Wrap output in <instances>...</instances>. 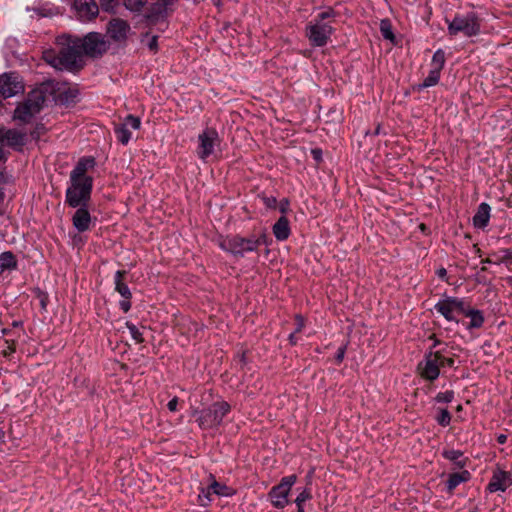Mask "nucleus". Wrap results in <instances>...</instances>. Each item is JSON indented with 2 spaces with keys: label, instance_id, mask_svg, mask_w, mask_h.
<instances>
[{
  "label": "nucleus",
  "instance_id": "1",
  "mask_svg": "<svg viewBox=\"0 0 512 512\" xmlns=\"http://www.w3.org/2000/svg\"><path fill=\"white\" fill-rule=\"evenodd\" d=\"M336 14L332 7H328L307 24L305 35L313 47H323L328 43L334 28L325 20L334 18Z\"/></svg>",
  "mask_w": 512,
  "mask_h": 512
},
{
  "label": "nucleus",
  "instance_id": "2",
  "mask_svg": "<svg viewBox=\"0 0 512 512\" xmlns=\"http://www.w3.org/2000/svg\"><path fill=\"white\" fill-rule=\"evenodd\" d=\"M230 411L231 405L228 402L217 401L207 408L193 410L191 416L196 418V422L201 429L208 430L219 427Z\"/></svg>",
  "mask_w": 512,
  "mask_h": 512
},
{
  "label": "nucleus",
  "instance_id": "3",
  "mask_svg": "<svg viewBox=\"0 0 512 512\" xmlns=\"http://www.w3.org/2000/svg\"><path fill=\"white\" fill-rule=\"evenodd\" d=\"M46 91L42 88L31 90L27 98L16 106L13 119L24 124L30 123L31 119L43 109L46 101Z\"/></svg>",
  "mask_w": 512,
  "mask_h": 512
},
{
  "label": "nucleus",
  "instance_id": "4",
  "mask_svg": "<svg viewBox=\"0 0 512 512\" xmlns=\"http://www.w3.org/2000/svg\"><path fill=\"white\" fill-rule=\"evenodd\" d=\"M93 178L83 180L70 177V185L65 193V203L71 207L88 206L93 190Z\"/></svg>",
  "mask_w": 512,
  "mask_h": 512
},
{
  "label": "nucleus",
  "instance_id": "5",
  "mask_svg": "<svg viewBox=\"0 0 512 512\" xmlns=\"http://www.w3.org/2000/svg\"><path fill=\"white\" fill-rule=\"evenodd\" d=\"M446 22L451 36L462 33L466 37H473L481 31V20L475 12H468L465 15L456 14L451 21L446 18Z\"/></svg>",
  "mask_w": 512,
  "mask_h": 512
},
{
  "label": "nucleus",
  "instance_id": "6",
  "mask_svg": "<svg viewBox=\"0 0 512 512\" xmlns=\"http://www.w3.org/2000/svg\"><path fill=\"white\" fill-rule=\"evenodd\" d=\"M67 39L69 40L67 45L59 50L57 56H54L51 60L48 58V55H46L45 61L55 68L62 66L69 71H78L83 67L82 64H78L77 62V58L82 56L81 51L75 40L72 41L70 37H67Z\"/></svg>",
  "mask_w": 512,
  "mask_h": 512
},
{
  "label": "nucleus",
  "instance_id": "7",
  "mask_svg": "<svg viewBox=\"0 0 512 512\" xmlns=\"http://www.w3.org/2000/svg\"><path fill=\"white\" fill-rule=\"evenodd\" d=\"M218 245L223 251L230 253L235 258H243L245 253L256 252L252 234L248 237L239 234L220 236Z\"/></svg>",
  "mask_w": 512,
  "mask_h": 512
},
{
  "label": "nucleus",
  "instance_id": "8",
  "mask_svg": "<svg viewBox=\"0 0 512 512\" xmlns=\"http://www.w3.org/2000/svg\"><path fill=\"white\" fill-rule=\"evenodd\" d=\"M82 55L93 59L101 58L109 49V43L98 32H90L83 39H75Z\"/></svg>",
  "mask_w": 512,
  "mask_h": 512
},
{
  "label": "nucleus",
  "instance_id": "9",
  "mask_svg": "<svg viewBox=\"0 0 512 512\" xmlns=\"http://www.w3.org/2000/svg\"><path fill=\"white\" fill-rule=\"evenodd\" d=\"M297 476L295 474L283 477L279 484L273 486L268 493L272 505L275 508L282 509L288 504V495L292 486L296 483Z\"/></svg>",
  "mask_w": 512,
  "mask_h": 512
},
{
  "label": "nucleus",
  "instance_id": "10",
  "mask_svg": "<svg viewBox=\"0 0 512 512\" xmlns=\"http://www.w3.org/2000/svg\"><path fill=\"white\" fill-rule=\"evenodd\" d=\"M465 303L466 301L463 298L448 296L438 301L434 308L447 321L458 324L459 320L455 317V313L462 315Z\"/></svg>",
  "mask_w": 512,
  "mask_h": 512
},
{
  "label": "nucleus",
  "instance_id": "11",
  "mask_svg": "<svg viewBox=\"0 0 512 512\" xmlns=\"http://www.w3.org/2000/svg\"><path fill=\"white\" fill-rule=\"evenodd\" d=\"M176 0H149L150 5L144 15L148 26H155L160 21L166 20L168 17V8L175 3Z\"/></svg>",
  "mask_w": 512,
  "mask_h": 512
},
{
  "label": "nucleus",
  "instance_id": "12",
  "mask_svg": "<svg viewBox=\"0 0 512 512\" xmlns=\"http://www.w3.org/2000/svg\"><path fill=\"white\" fill-rule=\"evenodd\" d=\"M198 141L199 145L197 154L202 160H206L211 156L214 152L215 145L220 143L218 132L215 128L210 127H207L201 134H199Z\"/></svg>",
  "mask_w": 512,
  "mask_h": 512
},
{
  "label": "nucleus",
  "instance_id": "13",
  "mask_svg": "<svg viewBox=\"0 0 512 512\" xmlns=\"http://www.w3.org/2000/svg\"><path fill=\"white\" fill-rule=\"evenodd\" d=\"M22 92H24V84L17 73L9 72L0 75V95L3 98H10Z\"/></svg>",
  "mask_w": 512,
  "mask_h": 512
},
{
  "label": "nucleus",
  "instance_id": "14",
  "mask_svg": "<svg viewBox=\"0 0 512 512\" xmlns=\"http://www.w3.org/2000/svg\"><path fill=\"white\" fill-rule=\"evenodd\" d=\"M127 275L128 271L126 270H117L114 275L115 291L118 292L123 298L119 302V307L124 313L129 312L132 306V293L126 283Z\"/></svg>",
  "mask_w": 512,
  "mask_h": 512
},
{
  "label": "nucleus",
  "instance_id": "15",
  "mask_svg": "<svg viewBox=\"0 0 512 512\" xmlns=\"http://www.w3.org/2000/svg\"><path fill=\"white\" fill-rule=\"evenodd\" d=\"M72 9L81 21H91L99 14V6L95 0H73Z\"/></svg>",
  "mask_w": 512,
  "mask_h": 512
},
{
  "label": "nucleus",
  "instance_id": "16",
  "mask_svg": "<svg viewBox=\"0 0 512 512\" xmlns=\"http://www.w3.org/2000/svg\"><path fill=\"white\" fill-rule=\"evenodd\" d=\"M418 370L423 379L428 381L436 380L440 375V368L437 360H435L432 351H428L424 355V360L418 364Z\"/></svg>",
  "mask_w": 512,
  "mask_h": 512
},
{
  "label": "nucleus",
  "instance_id": "17",
  "mask_svg": "<svg viewBox=\"0 0 512 512\" xmlns=\"http://www.w3.org/2000/svg\"><path fill=\"white\" fill-rule=\"evenodd\" d=\"M129 30V24L120 18L112 19L107 24V33L109 37L115 42H125L127 40V34Z\"/></svg>",
  "mask_w": 512,
  "mask_h": 512
},
{
  "label": "nucleus",
  "instance_id": "18",
  "mask_svg": "<svg viewBox=\"0 0 512 512\" xmlns=\"http://www.w3.org/2000/svg\"><path fill=\"white\" fill-rule=\"evenodd\" d=\"M2 142L7 141V145L17 152H23V147L27 143L26 133L16 129H5L1 127Z\"/></svg>",
  "mask_w": 512,
  "mask_h": 512
},
{
  "label": "nucleus",
  "instance_id": "19",
  "mask_svg": "<svg viewBox=\"0 0 512 512\" xmlns=\"http://www.w3.org/2000/svg\"><path fill=\"white\" fill-rule=\"evenodd\" d=\"M512 485V474L504 470H497L493 473V476L487 485V490L490 493L497 491H506V489Z\"/></svg>",
  "mask_w": 512,
  "mask_h": 512
},
{
  "label": "nucleus",
  "instance_id": "20",
  "mask_svg": "<svg viewBox=\"0 0 512 512\" xmlns=\"http://www.w3.org/2000/svg\"><path fill=\"white\" fill-rule=\"evenodd\" d=\"M77 210L72 216L73 227L79 232L83 233L90 229L92 217L89 212L88 206H78Z\"/></svg>",
  "mask_w": 512,
  "mask_h": 512
},
{
  "label": "nucleus",
  "instance_id": "21",
  "mask_svg": "<svg viewBox=\"0 0 512 512\" xmlns=\"http://www.w3.org/2000/svg\"><path fill=\"white\" fill-rule=\"evenodd\" d=\"M96 160L93 156H83L76 163L73 170L70 172V177L83 180L84 178H93L87 175L88 170L94 169Z\"/></svg>",
  "mask_w": 512,
  "mask_h": 512
},
{
  "label": "nucleus",
  "instance_id": "22",
  "mask_svg": "<svg viewBox=\"0 0 512 512\" xmlns=\"http://www.w3.org/2000/svg\"><path fill=\"white\" fill-rule=\"evenodd\" d=\"M462 315L470 318L467 329H479L485 322L483 312L481 310L472 308L467 302L465 303Z\"/></svg>",
  "mask_w": 512,
  "mask_h": 512
},
{
  "label": "nucleus",
  "instance_id": "23",
  "mask_svg": "<svg viewBox=\"0 0 512 512\" xmlns=\"http://www.w3.org/2000/svg\"><path fill=\"white\" fill-rule=\"evenodd\" d=\"M272 232L278 241H285L291 235L289 219L286 216H280L272 226Z\"/></svg>",
  "mask_w": 512,
  "mask_h": 512
},
{
  "label": "nucleus",
  "instance_id": "24",
  "mask_svg": "<svg viewBox=\"0 0 512 512\" xmlns=\"http://www.w3.org/2000/svg\"><path fill=\"white\" fill-rule=\"evenodd\" d=\"M491 207L488 203L482 202L473 216V225L475 228L484 229L489 224Z\"/></svg>",
  "mask_w": 512,
  "mask_h": 512
},
{
  "label": "nucleus",
  "instance_id": "25",
  "mask_svg": "<svg viewBox=\"0 0 512 512\" xmlns=\"http://www.w3.org/2000/svg\"><path fill=\"white\" fill-rule=\"evenodd\" d=\"M471 479V473L468 470H462L461 472L451 473L446 481V491L449 495H453L456 487L461 484L468 482Z\"/></svg>",
  "mask_w": 512,
  "mask_h": 512
},
{
  "label": "nucleus",
  "instance_id": "26",
  "mask_svg": "<svg viewBox=\"0 0 512 512\" xmlns=\"http://www.w3.org/2000/svg\"><path fill=\"white\" fill-rule=\"evenodd\" d=\"M442 457L453 462L454 466L458 469H464L469 462L468 457H463V452L461 450H443Z\"/></svg>",
  "mask_w": 512,
  "mask_h": 512
},
{
  "label": "nucleus",
  "instance_id": "27",
  "mask_svg": "<svg viewBox=\"0 0 512 512\" xmlns=\"http://www.w3.org/2000/svg\"><path fill=\"white\" fill-rule=\"evenodd\" d=\"M441 71L437 68H431L429 71L428 76L423 80L422 83H418L413 86V90L417 92H421L422 90L435 86L440 81Z\"/></svg>",
  "mask_w": 512,
  "mask_h": 512
},
{
  "label": "nucleus",
  "instance_id": "28",
  "mask_svg": "<svg viewBox=\"0 0 512 512\" xmlns=\"http://www.w3.org/2000/svg\"><path fill=\"white\" fill-rule=\"evenodd\" d=\"M18 261L16 256L11 251H5L0 254V274L6 270L17 269Z\"/></svg>",
  "mask_w": 512,
  "mask_h": 512
},
{
  "label": "nucleus",
  "instance_id": "29",
  "mask_svg": "<svg viewBox=\"0 0 512 512\" xmlns=\"http://www.w3.org/2000/svg\"><path fill=\"white\" fill-rule=\"evenodd\" d=\"M210 478L213 480L209 486V489H211L212 493L225 497H232L236 494V490L234 488L227 486L224 483L217 482L212 474H210Z\"/></svg>",
  "mask_w": 512,
  "mask_h": 512
},
{
  "label": "nucleus",
  "instance_id": "30",
  "mask_svg": "<svg viewBox=\"0 0 512 512\" xmlns=\"http://www.w3.org/2000/svg\"><path fill=\"white\" fill-rule=\"evenodd\" d=\"M79 95V90L77 88H68L62 92H60L55 100L61 105L69 106L70 104L76 103V98Z\"/></svg>",
  "mask_w": 512,
  "mask_h": 512
},
{
  "label": "nucleus",
  "instance_id": "31",
  "mask_svg": "<svg viewBox=\"0 0 512 512\" xmlns=\"http://www.w3.org/2000/svg\"><path fill=\"white\" fill-rule=\"evenodd\" d=\"M114 133L117 137V140L122 144V145H127L131 139V132L129 131V129L127 127H125V125L119 123V124H114Z\"/></svg>",
  "mask_w": 512,
  "mask_h": 512
},
{
  "label": "nucleus",
  "instance_id": "32",
  "mask_svg": "<svg viewBox=\"0 0 512 512\" xmlns=\"http://www.w3.org/2000/svg\"><path fill=\"white\" fill-rule=\"evenodd\" d=\"M380 32L384 39L391 41L395 44V34L393 32L392 23L389 19H382L380 21Z\"/></svg>",
  "mask_w": 512,
  "mask_h": 512
},
{
  "label": "nucleus",
  "instance_id": "33",
  "mask_svg": "<svg viewBox=\"0 0 512 512\" xmlns=\"http://www.w3.org/2000/svg\"><path fill=\"white\" fill-rule=\"evenodd\" d=\"M253 235V240L255 241V250L256 253L259 251V247L261 245H265L266 247L270 246L273 242L272 238L269 236V234L266 232L265 229H262L257 235Z\"/></svg>",
  "mask_w": 512,
  "mask_h": 512
},
{
  "label": "nucleus",
  "instance_id": "34",
  "mask_svg": "<svg viewBox=\"0 0 512 512\" xmlns=\"http://www.w3.org/2000/svg\"><path fill=\"white\" fill-rule=\"evenodd\" d=\"M446 62V56L443 49H438L434 52L431 60V67L442 70Z\"/></svg>",
  "mask_w": 512,
  "mask_h": 512
},
{
  "label": "nucleus",
  "instance_id": "35",
  "mask_svg": "<svg viewBox=\"0 0 512 512\" xmlns=\"http://www.w3.org/2000/svg\"><path fill=\"white\" fill-rule=\"evenodd\" d=\"M32 292L34 296L39 300L41 310L46 311L49 303L48 293L39 287H34Z\"/></svg>",
  "mask_w": 512,
  "mask_h": 512
},
{
  "label": "nucleus",
  "instance_id": "36",
  "mask_svg": "<svg viewBox=\"0 0 512 512\" xmlns=\"http://www.w3.org/2000/svg\"><path fill=\"white\" fill-rule=\"evenodd\" d=\"M432 354L435 360H437L439 368L444 366L454 367L455 360L453 357H446L444 354H442V351H432Z\"/></svg>",
  "mask_w": 512,
  "mask_h": 512
},
{
  "label": "nucleus",
  "instance_id": "37",
  "mask_svg": "<svg viewBox=\"0 0 512 512\" xmlns=\"http://www.w3.org/2000/svg\"><path fill=\"white\" fill-rule=\"evenodd\" d=\"M435 419L440 426L447 427L451 423L452 415L447 408H439V414Z\"/></svg>",
  "mask_w": 512,
  "mask_h": 512
},
{
  "label": "nucleus",
  "instance_id": "38",
  "mask_svg": "<svg viewBox=\"0 0 512 512\" xmlns=\"http://www.w3.org/2000/svg\"><path fill=\"white\" fill-rule=\"evenodd\" d=\"M148 2L149 0H123L124 6L132 12L141 11Z\"/></svg>",
  "mask_w": 512,
  "mask_h": 512
},
{
  "label": "nucleus",
  "instance_id": "39",
  "mask_svg": "<svg viewBox=\"0 0 512 512\" xmlns=\"http://www.w3.org/2000/svg\"><path fill=\"white\" fill-rule=\"evenodd\" d=\"M126 327L129 329L131 336L136 341V343L141 344L145 341L143 334L139 331L135 324H133L130 321H127Z\"/></svg>",
  "mask_w": 512,
  "mask_h": 512
},
{
  "label": "nucleus",
  "instance_id": "40",
  "mask_svg": "<svg viewBox=\"0 0 512 512\" xmlns=\"http://www.w3.org/2000/svg\"><path fill=\"white\" fill-rule=\"evenodd\" d=\"M121 124L125 125L127 128L130 126L132 129L138 130L141 127V119L138 116L128 114Z\"/></svg>",
  "mask_w": 512,
  "mask_h": 512
},
{
  "label": "nucleus",
  "instance_id": "41",
  "mask_svg": "<svg viewBox=\"0 0 512 512\" xmlns=\"http://www.w3.org/2000/svg\"><path fill=\"white\" fill-rule=\"evenodd\" d=\"M48 129L46 128L45 124L42 122L36 123L33 130L30 131V136L33 140L38 141L42 135H44Z\"/></svg>",
  "mask_w": 512,
  "mask_h": 512
},
{
  "label": "nucleus",
  "instance_id": "42",
  "mask_svg": "<svg viewBox=\"0 0 512 512\" xmlns=\"http://www.w3.org/2000/svg\"><path fill=\"white\" fill-rule=\"evenodd\" d=\"M454 395L455 393L453 390H448L445 392H439L434 399L437 403H450L454 399Z\"/></svg>",
  "mask_w": 512,
  "mask_h": 512
},
{
  "label": "nucleus",
  "instance_id": "43",
  "mask_svg": "<svg viewBox=\"0 0 512 512\" xmlns=\"http://www.w3.org/2000/svg\"><path fill=\"white\" fill-rule=\"evenodd\" d=\"M258 197L263 201L264 205L268 209H276L277 208V199L274 196H267L264 193L258 194Z\"/></svg>",
  "mask_w": 512,
  "mask_h": 512
},
{
  "label": "nucleus",
  "instance_id": "44",
  "mask_svg": "<svg viewBox=\"0 0 512 512\" xmlns=\"http://www.w3.org/2000/svg\"><path fill=\"white\" fill-rule=\"evenodd\" d=\"M248 350L242 349L241 351L237 352V354L234 357V361L240 364L241 370L248 364V358H247Z\"/></svg>",
  "mask_w": 512,
  "mask_h": 512
},
{
  "label": "nucleus",
  "instance_id": "45",
  "mask_svg": "<svg viewBox=\"0 0 512 512\" xmlns=\"http://www.w3.org/2000/svg\"><path fill=\"white\" fill-rule=\"evenodd\" d=\"M312 498V493L310 488H304L303 491L299 493L297 498L295 499V504H304L305 501L310 500Z\"/></svg>",
  "mask_w": 512,
  "mask_h": 512
},
{
  "label": "nucleus",
  "instance_id": "46",
  "mask_svg": "<svg viewBox=\"0 0 512 512\" xmlns=\"http://www.w3.org/2000/svg\"><path fill=\"white\" fill-rule=\"evenodd\" d=\"M5 343L7 344V348L2 351L4 357H9L16 351L17 341L14 339H5Z\"/></svg>",
  "mask_w": 512,
  "mask_h": 512
},
{
  "label": "nucleus",
  "instance_id": "47",
  "mask_svg": "<svg viewBox=\"0 0 512 512\" xmlns=\"http://www.w3.org/2000/svg\"><path fill=\"white\" fill-rule=\"evenodd\" d=\"M501 252L503 255L500 262L505 264L507 267H510L512 265V248L502 249Z\"/></svg>",
  "mask_w": 512,
  "mask_h": 512
},
{
  "label": "nucleus",
  "instance_id": "48",
  "mask_svg": "<svg viewBox=\"0 0 512 512\" xmlns=\"http://www.w3.org/2000/svg\"><path fill=\"white\" fill-rule=\"evenodd\" d=\"M100 7L105 12H113L114 7L118 4V0H99Z\"/></svg>",
  "mask_w": 512,
  "mask_h": 512
},
{
  "label": "nucleus",
  "instance_id": "49",
  "mask_svg": "<svg viewBox=\"0 0 512 512\" xmlns=\"http://www.w3.org/2000/svg\"><path fill=\"white\" fill-rule=\"evenodd\" d=\"M289 207H290V200L288 198H282L280 200L279 204L277 203V208L281 212L282 216H286V214L290 211Z\"/></svg>",
  "mask_w": 512,
  "mask_h": 512
},
{
  "label": "nucleus",
  "instance_id": "50",
  "mask_svg": "<svg viewBox=\"0 0 512 512\" xmlns=\"http://www.w3.org/2000/svg\"><path fill=\"white\" fill-rule=\"evenodd\" d=\"M294 319L296 324L294 334H298L302 332L303 328L305 327V318L301 314H296Z\"/></svg>",
  "mask_w": 512,
  "mask_h": 512
},
{
  "label": "nucleus",
  "instance_id": "51",
  "mask_svg": "<svg viewBox=\"0 0 512 512\" xmlns=\"http://www.w3.org/2000/svg\"><path fill=\"white\" fill-rule=\"evenodd\" d=\"M35 12L37 13V15L41 16V17H51L53 15H56L58 14V12L56 11V8H36L35 9Z\"/></svg>",
  "mask_w": 512,
  "mask_h": 512
},
{
  "label": "nucleus",
  "instance_id": "52",
  "mask_svg": "<svg viewBox=\"0 0 512 512\" xmlns=\"http://www.w3.org/2000/svg\"><path fill=\"white\" fill-rule=\"evenodd\" d=\"M347 349V343L340 346L335 354V362L337 365L341 364L344 360L345 353Z\"/></svg>",
  "mask_w": 512,
  "mask_h": 512
},
{
  "label": "nucleus",
  "instance_id": "53",
  "mask_svg": "<svg viewBox=\"0 0 512 512\" xmlns=\"http://www.w3.org/2000/svg\"><path fill=\"white\" fill-rule=\"evenodd\" d=\"M147 46L151 51L156 53L158 51V36H152L149 42L147 43Z\"/></svg>",
  "mask_w": 512,
  "mask_h": 512
},
{
  "label": "nucleus",
  "instance_id": "54",
  "mask_svg": "<svg viewBox=\"0 0 512 512\" xmlns=\"http://www.w3.org/2000/svg\"><path fill=\"white\" fill-rule=\"evenodd\" d=\"M322 154H323V152H322V149H320V148H313L311 150V155L317 163L322 162V160H323Z\"/></svg>",
  "mask_w": 512,
  "mask_h": 512
},
{
  "label": "nucleus",
  "instance_id": "55",
  "mask_svg": "<svg viewBox=\"0 0 512 512\" xmlns=\"http://www.w3.org/2000/svg\"><path fill=\"white\" fill-rule=\"evenodd\" d=\"M429 339H430V340H433V344H432V346L430 347V350H429V351H433V349H435L437 346H440V345L447 346V344H446V343H444V342H442L440 339H438V338L436 337V335H435V334H431V335L429 336Z\"/></svg>",
  "mask_w": 512,
  "mask_h": 512
},
{
  "label": "nucleus",
  "instance_id": "56",
  "mask_svg": "<svg viewBox=\"0 0 512 512\" xmlns=\"http://www.w3.org/2000/svg\"><path fill=\"white\" fill-rule=\"evenodd\" d=\"M177 406H178V397H173L168 403H167V408L169 411L171 412H175L177 411Z\"/></svg>",
  "mask_w": 512,
  "mask_h": 512
},
{
  "label": "nucleus",
  "instance_id": "57",
  "mask_svg": "<svg viewBox=\"0 0 512 512\" xmlns=\"http://www.w3.org/2000/svg\"><path fill=\"white\" fill-rule=\"evenodd\" d=\"M211 493H212V491H211V489H209V487L207 488V491H205L204 489L202 490V494L199 495V499H200V501H202V497H205L207 500V503L202 502L201 503L202 505L205 506L211 501V498H210Z\"/></svg>",
  "mask_w": 512,
  "mask_h": 512
},
{
  "label": "nucleus",
  "instance_id": "58",
  "mask_svg": "<svg viewBox=\"0 0 512 512\" xmlns=\"http://www.w3.org/2000/svg\"><path fill=\"white\" fill-rule=\"evenodd\" d=\"M436 275L443 281L448 282L447 270L444 267H440L436 270Z\"/></svg>",
  "mask_w": 512,
  "mask_h": 512
},
{
  "label": "nucleus",
  "instance_id": "59",
  "mask_svg": "<svg viewBox=\"0 0 512 512\" xmlns=\"http://www.w3.org/2000/svg\"><path fill=\"white\" fill-rule=\"evenodd\" d=\"M297 334H294V331L289 335L288 341L291 346H295L298 343V338L296 337Z\"/></svg>",
  "mask_w": 512,
  "mask_h": 512
},
{
  "label": "nucleus",
  "instance_id": "60",
  "mask_svg": "<svg viewBox=\"0 0 512 512\" xmlns=\"http://www.w3.org/2000/svg\"><path fill=\"white\" fill-rule=\"evenodd\" d=\"M506 441H507V435H505V434H499V435L497 436V442H498L499 444H504V443H506Z\"/></svg>",
  "mask_w": 512,
  "mask_h": 512
},
{
  "label": "nucleus",
  "instance_id": "61",
  "mask_svg": "<svg viewBox=\"0 0 512 512\" xmlns=\"http://www.w3.org/2000/svg\"><path fill=\"white\" fill-rule=\"evenodd\" d=\"M11 326L13 328L23 327V321L22 320H15L12 322Z\"/></svg>",
  "mask_w": 512,
  "mask_h": 512
},
{
  "label": "nucleus",
  "instance_id": "62",
  "mask_svg": "<svg viewBox=\"0 0 512 512\" xmlns=\"http://www.w3.org/2000/svg\"><path fill=\"white\" fill-rule=\"evenodd\" d=\"M381 128H382L381 124L378 123L375 130L373 131L372 135H374V136L379 135L381 133Z\"/></svg>",
  "mask_w": 512,
  "mask_h": 512
},
{
  "label": "nucleus",
  "instance_id": "63",
  "mask_svg": "<svg viewBox=\"0 0 512 512\" xmlns=\"http://www.w3.org/2000/svg\"><path fill=\"white\" fill-rule=\"evenodd\" d=\"M46 55H48V58L51 60L54 58V56H57L53 51H46L44 53V57H43L44 59H45Z\"/></svg>",
  "mask_w": 512,
  "mask_h": 512
},
{
  "label": "nucleus",
  "instance_id": "64",
  "mask_svg": "<svg viewBox=\"0 0 512 512\" xmlns=\"http://www.w3.org/2000/svg\"><path fill=\"white\" fill-rule=\"evenodd\" d=\"M5 199V191L4 188L0 187V205L3 203Z\"/></svg>",
  "mask_w": 512,
  "mask_h": 512
}]
</instances>
